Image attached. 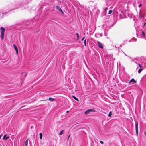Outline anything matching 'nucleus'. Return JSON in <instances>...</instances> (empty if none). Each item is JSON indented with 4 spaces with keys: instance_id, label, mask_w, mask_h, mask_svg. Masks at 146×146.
<instances>
[{
    "instance_id": "obj_1",
    "label": "nucleus",
    "mask_w": 146,
    "mask_h": 146,
    "mask_svg": "<svg viewBox=\"0 0 146 146\" xmlns=\"http://www.w3.org/2000/svg\"><path fill=\"white\" fill-rule=\"evenodd\" d=\"M23 3L21 2H16L13 4V8L12 9H14L19 8L21 7V5H23Z\"/></svg>"
},
{
    "instance_id": "obj_2",
    "label": "nucleus",
    "mask_w": 146,
    "mask_h": 146,
    "mask_svg": "<svg viewBox=\"0 0 146 146\" xmlns=\"http://www.w3.org/2000/svg\"><path fill=\"white\" fill-rule=\"evenodd\" d=\"M0 30L1 31V39L3 40L4 37V33L5 31V29L3 27H1L0 28Z\"/></svg>"
},
{
    "instance_id": "obj_3",
    "label": "nucleus",
    "mask_w": 146,
    "mask_h": 146,
    "mask_svg": "<svg viewBox=\"0 0 146 146\" xmlns=\"http://www.w3.org/2000/svg\"><path fill=\"white\" fill-rule=\"evenodd\" d=\"M95 111L94 110L92 109H90L85 111V114L86 115H87L90 112H94Z\"/></svg>"
},
{
    "instance_id": "obj_4",
    "label": "nucleus",
    "mask_w": 146,
    "mask_h": 146,
    "mask_svg": "<svg viewBox=\"0 0 146 146\" xmlns=\"http://www.w3.org/2000/svg\"><path fill=\"white\" fill-rule=\"evenodd\" d=\"M135 127L136 133L137 135L138 134V123L137 121L135 120Z\"/></svg>"
},
{
    "instance_id": "obj_5",
    "label": "nucleus",
    "mask_w": 146,
    "mask_h": 146,
    "mask_svg": "<svg viewBox=\"0 0 146 146\" xmlns=\"http://www.w3.org/2000/svg\"><path fill=\"white\" fill-rule=\"evenodd\" d=\"M96 44L98 46V47L100 48H103V46L102 44L100 43L99 41H97Z\"/></svg>"
},
{
    "instance_id": "obj_6",
    "label": "nucleus",
    "mask_w": 146,
    "mask_h": 146,
    "mask_svg": "<svg viewBox=\"0 0 146 146\" xmlns=\"http://www.w3.org/2000/svg\"><path fill=\"white\" fill-rule=\"evenodd\" d=\"M56 8L58 10L60 11L61 12L62 14H64V12L62 11V10L61 9V8L60 7L58 6H56Z\"/></svg>"
},
{
    "instance_id": "obj_7",
    "label": "nucleus",
    "mask_w": 146,
    "mask_h": 146,
    "mask_svg": "<svg viewBox=\"0 0 146 146\" xmlns=\"http://www.w3.org/2000/svg\"><path fill=\"white\" fill-rule=\"evenodd\" d=\"M13 46L15 50V51H16V54H18V48H17V47L16 46V45L15 44H13Z\"/></svg>"
},
{
    "instance_id": "obj_8",
    "label": "nucleus",
    "mask_w": 146,
    "mask_h": 146,
    "mask_svg": "<svg viewBox=\"0 0 146 146\" xmlns=\"http://www.w3.org/2000/svg\"><path fill=\"white\" fill-rule=\"evenodd\" d=\"M6 136H7L6 135H5L3 137V140H6L9 138V136H8L6 137Z\"/></svg>"
},
{
    "instance_id": "obj_9",
    "label": "nucleus",
    "mask_w": 146,
    "mask_h": 146,
    "mask_svg": "<svg viewBox=\"0 0 146 146\" xmlns=\"http://www.w3.org/2000/svg\"><path fill=\"white\" fill-rule=\"evenodd\" d=\"M48 100L50 101L53 102L55 100V99L52 97H50L48 98Z\"/></svg>"
},
{
    "instance_id": "obj_10",
    "label": "nucleus",
    "mask_w": 146,
    "mask_h": 146,
    "mask_svg": "<svg viewBox=\"0 0 146 146\" xmlns=\"http://www.w3.org/2000/svg\"><path fill=\"white\" fill-rule=\"evenodd\" d=\"M132 82H133L134 83H136V82L134 80V79L133 78L131 80H130L129 82V83L130 84Z\"/></svg>"
},
{
    "instance_id": "obj_11",
    "label": "nucleus",
    "mask_w": 146,
    "mask_h": 146,
    "mask_svg": "<svg viewBox=\"0 0 146 146\" xmlns=\"http://www.w3.org/2000/svg\"><path fill=\"white\" fill-rule=\"evenodd\" d=\"M129 58H130V59H131V61H132V62H134V61H135V60H137V59H136V58H134V59H133V58H132L131 57H129Z\"/></svg>"
},
{
    "instance_id": "obj_12",
    "label": "nucleus",
    "mask_w": 146,
    "mask_h": 146,
    "mask_svg": "<svg viewBox=\"0 0 146 146\" xmlns=\"http://www.w3.org/2000/svg\"><path fill=\"white\" fill-rule=\"evenodd\" d=\"M40 138V139H42V133H39Z\"/></svg>"
},
{
    "instance_id": "obj_13",
    "label": "nucleus",
    "mask_w": 146,
    "mask_h": 146,
    "mask_svg": "<svg viewBox=\"0 0 146 146\" xmlns=\"http://www.w3.org/2000/svg\"><path fill=\"white\" fill-rule=\"evenodd\" d=\"M73 98L75 100H77L78 101H79V100L78 99H77L76 97H75L74 96H72Z\"/></svg>"
},
{
    "instance_id": "obj_14",
    "label": "nucleus",
    "mask_w": 146,
    "mask_h": 146,
    "mask_svg": "<svg viewBox=\"0 0 146 146\" xmlns=\"http://www.w3.org/2000/svg\"><path fill=\"white\" fill-rule=\"evenodd\" d=\"M143 70V69L142 68H140L139 69L138 71V72L140 73L141 72V71Z\"/></svg>"
},
{
    "instance_id": "obj_15",
    "label": "nucleus",
    "mask_w": 146,
    "mask_h": 146,
    "mask_svg": "<svg viewBox=\"0 0 146 146\" xmlns=\"http://www.w3.org/2000/svg\"><path fill=\"white\" fill-rule=\"evenodd\" d=\"M111 115H112V112H111V111H110L109 113V114H108V116L109 117H110L111 116Z\"/></svg>"
},
{
    "instance_id": "obj_16",
    "label": "nucleus",
    "mask_w": 146,
    "mask_h": 146,
    "mask_svg": "<svg viewBox=\"0 0 146 146\" xmlns=\"http://www.w3.org/2000/svg\"><path fill=\"white\" fill-rule=\"evenodd\" d=\"M112 12H113V11L112 10H110L109 11L108 14H111L112 13Z\"/></svg>"
},
{
    "instance_id": "obj_17",
    "label": "nucleus",
    "mask_w": 146,
    "mask_h": 146,
    "mask_svg": "<svg viewBox=\"0 0 146 146\" xmlns=\"http://www.w3.org/2000/svg\"><path fill=\"white\" fill-rule=\"evenodd\" d=\"M63 131H64L63 130L61 131L59 133V135H61L62 134H63Z\"/></svg>"
},
{
    "instance_id": "obj_18",
    "label": "nucleus",
    "mask_w": 146,
    "mask_h": 146,
    "mask_svg": "<svg viewBox=\"0 0 146 146\" xmlns=\"http://www.w3.org/2000/svg\"><path fill=\"white\" fill-rule=\"evenodd\" d=\"M76 35H77V40H78V38H79V35L78 33H77Z\"/></svg>"
},
{
    "instance_id": "obj_19",
    "label": "nucleus",
    "mask_w": 146,
    "mask_h": 146,
    "mask_svg": "<svg viewBox=\"0 0 146 146\" xmlns=\"http://www.w3.org/2000/svg\"><path fill=\"white\" fill-rule=\"evenodd\" d=\"M86 39H85L84 41V45H85V46H86Z\"/></svg>"
},
{
    "instance_id": "obj_20",
    "label": "nucleus",
    "mask_w": 146,
    "mask_h": 146,
    "mask_svg": "<svg viewBox=\"0 0 146 146\" xmlns=\"http://www.w3.org/2000/svg\"><path fill=\"white\" fill-rule=\"evenodd\" d=\"M138 64V65L140 68H142V67L141 65L140 64Z\"/></svg>"
},
{
    "instance_id": "obj_21",
    "label": "nucleus",
    "mask_w": 146,
    "mask_h": 146,
    "mask_svg": "<svg viewBox=\"0 0 146 146\" xmlns=\"http://www.w3.org/2000/svg\"><path fill=\"white\" fill-rule=\"evenodd\" d=\"M142 35L143 36H145V33H144V31H142Z\"/></svg>"
},
{
    "instance_id": "obj_22",
    "label": "nucleus",
    "mask_w": 146,
    "mask_h": 146,
    "mask_svg": "<svg viewBox=\"0 0 146 146\" xmlns=\"http://www.w3.org/2000/svg\"><path fill=\"white\" fill-rule=\"evenodd\" d=\"M137 60L134 61V62L136 64H138V63L137 62Z\"/></svg>"
},
{
    "instance_id": "obj_23",
    "label": "nucleus",
    "mask_w": 146,
    "mask_h": 146,
    "mask_svg": "<svg viewBox=\"0 0 146 146\" xmlns=\"http://www.w3.org/2000/svg\"><path fill=\"white\" fill-rule=\"evenodd\" d=\"M28 143H25V146H27Z\"/></svg>"
},
{
    "instance_id": "obj_24",
    "label": "nucleus",
    "mask_w": 146,
    "mask_h": 146,
    "mask_svg": "<svg viewBox=\"0 0 146 146\" xmlns=\"http://www.w3.org/2000/svg\"><path fill=\"white\" fill-rule=\"evenodd\" d=\"M108 9V8L106 7L104 9V11L105 12Z\"/></svg>"
},
{
    "instance_id": "obj_25",
    "label": "nucleus",
    "mask_w": 146,
    "mask_h": 146,
    "mask_svg": "<svg viewBox=\"0 0 146 146\" xmlns=\"http://www.w3.org/2000/svg\"><path fill=\"white\" fill-rule=\"evenodd\" d=\"M142 5V4H140L139 6H138V7H141Z\"/></svg>"
},
{
    "instance_id": "obj_26",
    "label": "nucleus",
    "mask_w": 146,
    "mask_h": 146,
    "mask_svg": "<svg viewBox=\"0 0 146 146\" xmlns=\"http://www.w3.org/2000/svg\"><path fill=\"white\" fill-rule=\"evenodd\" d=\"M100 142L101 143V144H103V142L102 141H100Z\"/></svg>"
},
{
    "instance_id": "obj_27",
    "label": "nucleus",
    "mask_w": 146,
    "mask_h": 146,
    "mask_svg": "<svg viewBox=\"0 0 146 146\" xmlns=\"http://www.w3.org/2000/svg\"><path fill=\"white\" fill-rule=\"evenodd\" d=\"M28 139H27L25 141V142L28 143Z\"/></svg>"
},
{
    "instance_id": "obj_28",
    "label": "nucleus",
    "mask_w": 146,
    "mask_h": 146,
    "mask_svg": "<svg viewBox=\"0 0 146 146\" xmlns=\"http://www.w3.org/2000/svg\"><path fill=\"white\" fill-rule=\"evenodd\" d=\"M84 39V37H83L82 39V40H81L82 41H83Z\"/></svg>"
},
{
    "instance_id": "obj_29",
    "label": "nucleus",
    "mask_w": 146,
    "mask_h": 146,
    "mask_svg": "<svg viewBox=\"0 0 146 146\" xmlns=\"http://www.w3.org/2000/svg\"><path fill=\"white\" fill-rule=\"evenodd\" d=\"M70 135H69L68 137V138H67V139H68L69 138H70Z\"/></svg>"
},
{
    "instance_id": "obj_30",
    "label": "nucleus",
    "mask_w": 146,
    "mask_h": 146,
    "mask_svg": "<svg viewBox=\"0 0 146 146\" xmlns=\"http://www.w3.org/2000/svg\"><path fill=\"white\" fill-rule=\"evenodd\" d=\"M146 25V23H145L144 24L143 26H145Z\"/></svg>"
},
{
    "instance_id": "obj_31",
    "label": "nucleus",
    "mask_w": 146,
    "mask_h": 146,
    "mask_svg": "<svg viewBox=\"0 0 146 146\" xmlns=\"http://www.w3.org/2000/svg\"><path fill=\"white\" fill-rule=\"evenodd\" d=\"M144 134L146 136V132H144Z\"/></svg>"
},
{
    "instance_id": "obj_32",
    "label": "nucleus",
    "mask_w": 146,
    "mask_h": 146,
    "mask_svg": "<svg viewBox=\"0 0 146 146\" xmlns=\"http://www.w3.org/2000/svg\"><path fill=\"white\" fill-rule=\"evenodd\" d=\"M1 135H0V139H1Z\"/></svg>"
},
{
    "instance_id": "obj_33",
    "label": "nucleus",
    "mask_w": 146,
    "mask_h": 146,
    "mask_svg": "<svg viewBox=\"0 0 146 146\" xmlns=\"http://www.w3.org/2000/svg\"><path fill=\"white\" fill-rule=\"evenodd\" d=\"M69 112V111H66V113H68Z\"/></svg>"
},
{
    "instance_id": "obj_34",
    "label": "nucleus",
    "mask_w": 146,
    "mask_h": 146,
    "mask_svg": "<svg viewBox=\"0 0 146 146\" xmlns=\"http://www.w3.org/2000/svg\"><path fill=\"white\" fill-rule=\"evenodd\" d=\"M125 55L127 56H128L125 53Z\"/></svg>"
},
{
    "instance_id": "obj_35",
    "label": "nucleus",
    "mask_w": 146,
    "mask_h": 146,
    "mask_svg": "<svg viewBox=\"0 0 146 146\" xmlns=\"http://www.w3.org/2000/svg\"><path fill=\"white\" fill-rule=\"evenodd\" d=\"M120 46H121H121H122V45H121H121H120Z\"/></svg>"
},
{
    "instance_id": "obj_36",
    "label": "nucleus",
    "mask_w": 146,
    "mask_h": 146,
    "mask_svg": "<svg viewBox=\"0 0 146 146\" xmlns=\"http://www.w3.org/2000/svg\"><path fill=\"white\" fill-rule=\"evenodd\" d=\"M48 100V99H47L46 100Z\"/></svg>"
}]
</instances>
